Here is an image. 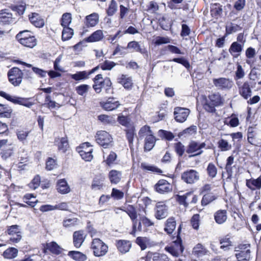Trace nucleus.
Returning a JSON list of instances; mask_svg holds the SVG:
<instances>
[{
	"label": "nucleus",
	"mask_w": 261,
	"mask_h": 261,
	"mask_svg": "<svg viewBox=\"0 0 261 261\" xmlns=\"http://www.w3.org/2000/svg\"><path fill=\"white\" fill-rule=\"evenodd\" d=\"M68 255L77 261H84L86 258V255L79 251H71L68 252Z\"/></svg>",
	"instance_id": "obj_54"
},
{
	"label": "nucleus",
	"mask_w": 261,
	"mask_h": 261,
	"mask_svg": "<svg viewBox=\"0 0 261 261\" xmlns=\"http://www.w3.org/2000/svg\"><path fill=\"white\" fill-rule=\"evenodd\" d=\"M142 225H143L145 228H147V227L153 226L154 223L146 217L142 216L140 217V221L137 223V231H142L143 230Z\"/></svg>",
	"instance_id": "obj_31"
},
{
	"label": "nucleus",
	"mask_w": 261,
	"mask_h": 261,
	"mask_svg": "<svg viewBox=\"0 0 261 261\" xmlns=\"http://www.w3.org/2000/svg\"><path fill=\"white\" fill-rule=\"evenodd\" d=\"M222 6L220 4L216 3L211 5L210 14L213 18L218 19L222 17Z\"/></svg>",
	"instance_id": "obj_21"
},
{
	"label": "nucleus",
	"mask_w": 261,
	"mask_h": 261,
	"mask_svg": "<svg viewBox=\"0 0 261 261\" xmlns=\"http://www.w3.org/2000/svg\"><path fill=\"white\" fill-rule=\"evenodd\" d=\"M213 82L216 88L222 90H229L233 85V82L231 80L225 77L214 79Z\"/></svg>",
	"instance_id": "obj_15"
},
{
	"label": "nucleus",
	"mask_w": 261,
	"mask_h": 261,
	"mask_svg": "<svg viewBox=\"0 0 261 261\" xmlns=\"http://www.w3.org/2000/svg\"><path fill=\"white\" fill-rule=\"evenodd\" d=\"M118 82L121 84L127 90H130L133 85L131 77H127L125 75L123 74L121 75L118 79Z\"/></svg>",
	"instance_id": "obj_34"
},
{
	"label": "nucleus",
	"mask_w": 261,
	"mask_h": 261,
	"mask_svg": "<svg viewBox=\"0 0 261 261\" xmlns=\"http://www.w3.org/2000/svg\"><path fill=\"white\" fill-rule=\"evenodd\" d=\"M117 209L125 212L129 217L133 223L132 230L130 233L135 237L137 232V225L138 223L137 220L138 214L136 207L133 205L127 204L124 206L117 207Z\"/></svg>",
	"instance_id": "obj_7"
},
{
	"label": "nucleus",
	"mask_w": 261,
	"mask_h": 261,
	"mask_svg": "<svg viewBox=\"0 0 261 261\" xmlns=\"http://www.w3.org/2000/svg\"><path fill=\"white\" fill-rule=\"evenodd\" d=\"M96 141L100 145L104 146L105 148L110 145L113 146L111 136L107 132L100 130L97 132L95 136Z\"/></svg>",
	"instance_id": "obj_13"
},
{
	"label": "nucleus",
	"mask_w": 261,
	"mask_h": 261,
	"mask_svg": "<svg viewBox=\"0 0 261 261\" xmlns=\"http://www.w3.org/2000/svg\"><path fill=\"white\" fill-rule=\"evenodd\" d=\"M135 242L140 247L141 250H145L151 245L150 239L146 237H138Z\"/></svg>",
	"instance_id": "obj_28"
},
{
	"label": "nucleus",
	"mask_w": 261,
	"mask_h": 261,
	"mask_svg": "<svg viewBox=\"0 0 261 261\" xmlns=\"http://www.w3.org/2000/svg\"><path fill=\"white\" fill-rule=\"evenodd\" d=\"M126 134V137L128 142L129 145H133L134 136L135 135V127L134 125H130L124 130Z\"/></svg>",
	"instance_id": "obj_42"
},
{
	"label": "nucleus",
	"mask_w": 261,
	"mask_h": 261,
	"mask_svg": "<svg viewBox=\"0 0 261 261\" xmlns=\"http://www.w3.org/2000/svg\"><path fill=\"white\" fill-rule=\"evenodd\" d=\"M173 147L175 152L178 157H182L185 152H186V148L180 141L174 143L173 144Z\"/></svg>",
	"instance_id": "obj_39"
},
{
	"label": "nucleus",
	"mask_w": 261,
	"mask_h": 261,
	"mask_svg": "<svg viewBox=\"0 0 261 261\" xmlns=\"http://www.w3.org/2000/svg\"><path fill=\"white\" fill-rule=\"evenodd\" d=\"M57 189L58 192L63 194H67L70 191V187L65 179H62L58 180L57 182Z\"/></svg>",
	"instance_id": "obj_32"
},
{
	"label": "nucleus",
	"mask_w": 261,
	"mask_h": 261,
	"mask_svg": "<svg viewBox=\"0 0 261 261\" xmlns=\"http://www.w3.org/2000/svg\"><path fill=\"white\" fill-rule=\"evenodd\" d=\"M18 254V250L17 249L10 247L6 249L3 252V256L5 258L8 259H12L17 256Z\"/></svg>",
	"instance_id": "obj_46"
},
{
	"label": "nucleus",
	"mask_w": 261,
	"mask_h": 261,
	"mask_svg": "<svg viewBox=\"0 0 261 261\" xmlns=\"http://www.w3.org/2000/svg\"><path fill=\"white\" fill-rule=\"evenodd\" d=\"M250 248V244L249 243L239 244L236 247L238 249L237 251L239 252L236 254L237 259L249 261L250 258L251 253Z\"/></svg>",
	"instance_id": "obj_11"
},
{
	"label": "nucleus",
	"mask_w": 261,
	"mask_h": 261,
	"mask_svg": "<svg viewBox=\"0 0 261 261\" xmlns=\"http://www.w3.org/2000/svg\"><path fill=\"white\" fill-rule=\"evenodd\" d=\"M9 82L14 86H19L22 80L23 73L18 68L14 67L8 73Z\"/></svg>",
	"instance_id": "obj_12"
},
{
	"label": "nucleus",
	"mask_w": 261,
	"mask_h": 261,
	"mask_svg": "<svg viewBox=\"0 0 261 261\" xmlns=\"http://www.w3.org/2000/svg\"><path fill=\"white\" fill-rule=\"evenodd\" d=\"M117 121L120 124L126 127V128L129 127L130 125H134L133 123H131V119L128 115L124 116L122 114L118 115Z\"/></svg>",
	"instance_id": "obj_40"
},
{
	"label": "nucleus",
	"mask_w": 261,
	"mask_h": 261,
	"mask_svg": "<svg viewBox=\"0 0 261 261\" xmlns=\"http://www.w3.org/2000/svg\"><path fill=\"white\" fill-rule=\"evenodd\" d=\"M0 96L15 104L22 105L27 108H30L34 105L33 102L29 101V98L12 96L4 91H0Z\"/></svg>",
	"instance_id": "obj_10"
},
{
	"label": "nucleus",
	"mask_w": 261,
	"mask_h": 261,
	"mask_svg": "<svg viewBox=\"0 0 261 261\" xmlns=\"http://www.w3.org/2000/svg\"><path fill=\"white\" fill-rule=\"evenodd\" d=\"M243 46L238 42H233L229 47V52L233 58H237L241 55Z\"/></svg>",
	"instance_id": "obj_25"
},
{
	"label": "nucleus",
	"mask_w": 261,
	"mask_h": 261,
	"mask_svg": "<svg viewBox=\"0 0 261 261\" xmlns=\"http://www.w3.org/2000/svg\"><path fill=\"white\" fill-rule=\"evenodd\" d=\"M103 38V32L101 30H97L93 33L89 37L85 39L88 42H94L101 40Z\"/></svg>",
	"instance_id": "obj_37"
},
{
	"label": "nucleus",
	"mask_w": 261,
	"mask_h": 261,
	"mask_svg": "<svg viewBox=\"0 0 261 261\" xmlns=\"http://www.w3.org/2000/svg\"><path fill=\"white\" fill-rule=\"evenodd\" d=\"M175 199L179 205H182L184 208H187L189 205H194L197 203L198 196L195 194L193 191H190L183 195H176Z\"/></svg>",
	"instance_id": "obj_4"
},
{
	"label": "nucleus",
	"mask_w": 261,
	"mask_h": 261,
	"mask_svg": "<svg viewBox=\"0 0 261 261\" xmlns=\"http://www.w3.org/2000/svg\"><path fill=\"white\" fill-rule=\"evenodd\" d=\"M153 261H171L169 257L165 253L155 252L152 256Z\"/></svg>",
	"instance_id": "obj_57"
},
{
	"label": "nucleus",
	"mask_w": 261,
	"mask_h": 261,
	"mask_svg": "<svg viewBox=\"0 0 261 261\" xmlns=\"http://www.w3.org/2000/svg\"><path fill=\"white\" fill-rule=\"evenodd\" d=\"M73 33V30L71 28L68 27L64 28L62 35V40H68L72 37Z\"/></svg>",
	"instance_id": "obj_56"
},
{
	"label": "nucleus",
	"mask_w": 261,
	"mask_h": 261,
	"mask_svg": "<svg viewBox=\"0 0 261 261\" xmlns=\"http://www.w3.org/2000/svg\"><path fill=\"white\" fill-rule=\"evenodd\" d=\"M116 246L118 252L124 254L129 251L132 247V244L128 240H119L116 241Z\"/></svg>",
	"instance_id": "obj_19"
},
{
	"label": "nucleus",
	"mask_w": 261,
	"mask_h": 261,
	"mask_svg": "<svg viewBox=\"0 0 261 261\" xmlns=\"http://www.w3.org/2000/svg\"><path fill=\"white\" fill-rule=\"evenodd\" d=\"M88 72L86 71L78 72L71 75V78L75 81L87 79L89 78Z\"/></svg>",
	"instance_id": "obj_60"
},
{
	"label": "nucleus",
	"mask_w": 261,
	"mask_h": 261,
	"mask_svg": "<svg viewBox=\"0 0 261 261\" xmlns=\"http://www.w3.org/2000/svg\"><path fill=\"white\" fill-rule=\"evenodd\" d=\"M15 19L13 17L9 10L5 9L0 11V22L4 24H10L14 23Z\"/></svg>",
	"instance_id": "obj_23"
},
{
	"label": "nucleus",
	"mask_w": 261,
	"mask_h": 261,
	"mask_svg": "<svg viewBox=\"0 0 261 261\" xmlns=\"http://www.w3.org/2000/svg\"><path fill=\"white\" fill-rule=\"evenodd\" d=\"M46 248L53 254H59L61 253V248L54 242L47 244Z\"/></svg>",
	"instance_id": "obj_50"
},
{
	"label": "nucleus",
	"mask_w": 261,
	"mask_h": 261,
	"mask_svg": "<svg viewBox=\"0 0 261 261\" xmlns=\"http://www.w3.org/2000/svg\"><path fill=\"white\" fill-rule=\"evenodd\" d=\"M91 248L93 250L95 256L100 257L104 256L108 252V246L101 240L98 238L93 239L91 243Z\"/></svg>",
	"instance_id": "obj_8"
},
{
	"label": "nucleus",
	"mask_w": 261,
	"mask_h": 261,
	"mask_svg": "<svg viewBox=\"0 0 261 261\" xmlns=\"http://www.w3.org/2000/svg\"><path fill=\"white\" fill-rule=\"evenodd\" d=\"M255 50L254 48L252 47H249L247 48L245 51V56L246 58L248 59L246 60V63L248 65L251 66L253 62H251L250 59L253 58L255 56Z\"/></svg>",
	"instance_id": "obj_53"
},
{
	"label": "nucleus",
	"mask_w": 261,
	"mask_h": 261,
	"mask_svg": "<svg viewBox=\"0 0 261 261\" xmlns=\"http://www.w3.org/2000/svg\"><path fill=\"white\" fill-rule=\"evenodd\" d=\"M127 49H130V52H138L142 55L147 54V50L143 46H141L139 43L136 41H132L128 43L126 46Z\"/></svg>",
	"instance_id": "obj_22"
},
{
	"label": "nucleus",
	"mask_w": 261,
	"mask_h": 261,
	"mask_svg": "<svg viewBox=\"0 0 261 261\" xmlns=\"http://www.w3.org/2000/svg\"><path fill=\"white\" fill-rule=\"evenodd\" d=\"M190 113L188 109L176 107L174 108V116L176 121L180 123L185 122Z\"/></svg>",
	"instance_id": "obj_16"
},
{
	"label": "nucleus",
	"mask_w": 261,
	"mask_h": 261,
	"mask_svg": "<svg viewBox=\"0 0 261 261\" xmlns=\"http://www.w3.org/2000/svg\"><path fill=\"white\" fill-rule=\"evenodd\" d=\"M159 10V6L155 1H150L146 6L145 11L151 14H155Z\"/></svg>",
	"instance_id": "obj_51"
},
{
	"label": "nucleus",
	"mask_w": 261,
	"mask_h": 261,
	"mask_svg": "<svg viewBox=\"0 0 261 261\" xmlns=\"http://www.w3.org/2000/svg\"><path fill=\"white\" fill-rule=\"evenodd\" d=\"M86 235L83 230L75 231L73 234V242L76 248H80L85 241Z\"/></svg>",
	"instance_id": "obj_24"
},
{
	"label": "nucleus",
	"mask_w": 261,
	"mask_h": 261,
	"mask_svg": "<svg viewBox=\"0 0 261 261\" xmlns=\"http://www.w3.org/2000/svg\"><path fill=\"white\" fill-rule=\"evenodd\" d=\"M98 21L99 15L96 13H93L86 17L85 23L88 28L93 27L95 26Z\"/></svg>",
	"instance_id": "obj_27"
},
{
	"label": "nucleus",
	"mask_w": 261,
	"mask_h": 261,
	"mask_svg": "<svg viewBox=\"0 0 261 261\" xmlns=\"http://www.w3.org/2000/svg\"><path fill=\"white\" fill-rule=\"evenodd\" d=\"M224 123L231 127H235L239 125V120L237 115L232 114L229 121L225 120Z\"/></svg>",
	"instance_id": "obj_55"
},
{
	"label": "nucleus",
	"mask_w": 261,
	"mask_h": 261,
	"mask_svg": "<svg viewBox=\"0 0 261 261\" xmlns=\"http://www.w3.org/2000/svg\"><path fill=\"white\" fill-rule=\"evenodd\" d=\"M23 201L31 207L35 206L36 202H37V200L36 199V197L32 194H27L25 195L23 197Z\"/></svg>",
	"instance_id": "obj_49"
},
{
	"label": "nucleus",
	"mask_w": 261,
	"mask_h": 261,
	"mask_svg": "<svg viewBox=\"0 0 261 261\" xmlns=\"http://www.w3.org/2000/svg\"><path fill=\"white\" fill-rule=\"evenodd\" d=\"M199 179V173L195 169H188L181 174V179L187 184H194L198 181Z\"/></svg>",
	"instance_id": "obj_9"
},
{
	"label": "nucleus",
	"mask_w": 261,
	"mask_h": 261,
	"mask_svg": "<svg viewBox=\"0 0 261 261\" xmlns=\"http://www.w3.org/2000/svg\"><path fill=\"white\" fill-rule=\"evenodd\" d=\"M141 168L144 171H150L153 173L161 174L163 172L162 170L154 165H147L144 163H142L140 166Z\"/></svg>",
	"instance_id": "obj_44"
},
{
	"label": "nucleus",
	"mask_w": 261,
	"mask_h": 261,
	"mask_svg": "<svg viewBox=\"0 0 261 261\" xmlns=\"http://www.w3.org/2000/svg\"><path fill=\"white\" fill-rule=\"evenodd\" d=\"M217 198V196L213 193L205 194L203 195L201 204L203 206H205L215 200Z\"/></svg>",
	"instance_id": "obj_38"
},
{
	"label": "nucleus",
	"mask_w": 261,
	"mask_h": 261,
	"mask_svg": "<svg viewBox=\"0 0 261 261\" xmlns=\"http://www.w3.org/2000/svg\"><path fill=\"white\" fill-rule=\"evenodd\" d=\"M234 162V156L231 155L228 156L226 160V163L225 167L226 172L229 177L232 176V165Z\"/></svg>",
	"instance_id": "obj_47"
},
{
	"label": "nucleus",
	"mask_w": 261,
	"mask_h": 261,
	"mask_svg": "<svg viewBox=\"0 0 261 261\" xmlns=\"http://www.w3.org/2000/svg\"><path fill=\"white\" fill-rule=\"evenodd\" d=\"M240 95L244 99H248L252 95V89L255 87L256 83L254 81H245L236 83Z\"/></svg>",
	"instance_id": "obj_5"
},
{
	"label": "nucleus",
	"mask_w": 261,
	"mask_h": 261,
	"mask_svg": "<svg viewBox=\"0 0 261 261\" xmlns=\"http://www.w3.org/2000/svg\"><path fill=\"white\" fill-rule=\"evenodd\" d=\"M208 251L201 243L196 244L192 250L193 254L196 256H202L207 254Z\"/></svg>",
	"instance_id": "obj_35"
},
{
	"label": "nucleus",
	"mask_w": 261,
	"mask_h": 261,
	"mask_svg": "<svg viewBox=\"0 0 261 261\" xmlns=\"http://www.w3.org/2000/svg\"><path fill=\"white\" fill-rule=\"evenodd\" d=\"M170 61H173L180 64L187 69H189L190 68V64L189 62L184 57L175 58L171 60Z\"/></svg>",
	"instance_id": "obj_63"
},
{
	"label": "nucleus",
	"mask_w": 261,
	"mask_h": 261,
	"mask_svg": "<svg viewBox=\"0 0 261 261\" xmlns=\"http://www.w3.org/2000/svg\"><path fill=\"white\" fill-rule=\"evenodd\" d=\"M202 106L203 109L208 113L216 112V107L221 106L224 103V99L219 92H212L207 96H202Z\"/></svg>",
	"instance_id": "obj_2"
},
{
	"label": "nucleus",
	"mask_w": 261,
	"mask_h": 261,
	"mask_svg": "<svg viewBox=\"0 0 261 261\" xmlns=\"http://www.w3.org/2000/svg\"><path fill=\"white\" fill-rule=\"evenodd\" d=\"M55 143L58 147V149L65 152L69 147L68 142L66 137H62L55 140Z\"/></svg>",
	"instance_id": "obj_36"
},
{
	"label": "nucleus",
	"mask_w": 261,
	"mask_h": 261,
	"mask_svg": "<svg viewBox=\"0 0 261 261\" xmlns=\"http://www.w3.org/2000/svg\"><path fill=\"white\" fill-rule=\"evenodd\" d=\"M177 226L176 219L173 216L167 218L164 223V231L168 236L171 237L172 241L167 245L164 250L171 256L178 258L182 256L185 249L181 233L182 228V223L178 226L177 231L174 232Z\"/></svg>",
	"instance_id": "obj_1"
},
{
	"label": "nucleus",
	"mask_w": 261,
	"mask_h": 261,
	"mask_svg": "<svg viewBox=\"0 0 261 261\" xmlns=\"http://www.w3.org/2000/svg\"><path fill=\"white\" fill-rule=\"evenodd\" d=\"M104 177L101 175L95 177L93 179L91 185L92 189L94 190H99L102 189L104 187Z\"/></svg>",
	"instance_id": "obj_33"
},
{
	"label": "nucleus",
	"mask_w": 261,
	"mask_h": 261,
	"mask_svg": "<svg viewBox=\"0 0 261 261\" xmlns=\"http://www.w3.org/2000/svg\"><path fill=\"white\" fill-rule=\"evenodd\" d=\"M12 110L9 107L0 104V117L2 118H10Z\"/></svg>",
	"instance_id": "obj_45"
},
{
	"label": "nucleus",
	"mask_w": 261,
	"mask_h": 261,
	"mask_svg": "<svg viewBox=\"0 0 261 261\" xmlns=\"http://www.w3.org/2000/svg\"><path fill=\"white\" fill-rule=\"evenodd\" d=\"M245 74L244 70L243 69L242 66L239 63H238L237 65V70L235 71L234 80L237 81L239 79H243Z\"/></svg>",
	"instance_id": "obj_61"
},
{
	"label": "nucleus",
	"mask_w": 261,
	"mask_h": 261,
	"mask_svg": "<svg viewBox=\"0 0 261 261\" xmlns=\"http://www.w3.org/2000/svg\"><path fill=\"white\" fill-rule=\"evenodd\" d=\"M190 224L193 229H198L200 224V215L199 214H195L193 215L190 219Z\"/></svg>",
	"instance_id": "obj_58"
},
{
	"label": "nucleus",
	"mask_w": 261,
	"mask_h": 261,
	"mask_svg": "<svg viewBox=\"0 0 261 261\" xmlns=\"http://www.w3.org/2000/svg\"><path fill=\"white\" fill-rule=\"evenodd\" d=\"M138 134L140 138H144L143 147L144 151H150L155 146L156 141L158 140V139L153 135L150 127L148 125L143 126L140 129Z\"/></svg>",
	"instance_id": "obj_3"
},
{
	"label": "nucleus",
	"mask_w": 261,
	"mask_h": 261,
	"mask_svg": "<svg viewBox=\"0 0 261 261\" xmlns=\"http://www.w3.org/2000/svg\"><path fill=\"white\" fill-rule=\"evenodd\" d=\"M214 218L216 223L222 224L227 219V212L226 210H219L214 214Z\"/></svg>",
	"instance_id": "obj_26"
},
{
	"label": "nucleus",
	"mask_w": 261,
	"mask_h": 261,
	"mask_svg": "<svg viewBox=\"0 0 261 261\" xmlns=\"http://www.w3.org/2000/svg\"><path fill=\"white\" fill-rule=\"evenodd\" d=\"M16 38L21 44L28 47L33 48L37 44L35 37L27 30L20 32L16 36Z\"/></svg>",
	"instance_id": "obj_6"
},
{
	"label": "nucleus",
	"mask_w": 261,
	"mask_h": 261,
	"mask_svg": "<svg viewBox=\"0 0 261 261\" xmlns=\"http://www.w3.org/2000/svg\"><path fill=\"white\" fill-rule=\"evenodd\" d=\"M103 108L106 111H112L114 109V98L110 97L107 102L102 104Z\"/></svg>",
	"instance_id": "obj_64"
},
{
	"label": "nucleus",
	"mask_w": 261,
	"mask_h": 261,
	"mask_svg": "<svg viewBox=\"0 0 261 261\" xmlns=\"http://www.w3.org/2000/svg\"><path fill=\"white\" fill-rule=\"evenodd\" d=\"M203 151H199L198 147V142L191 141L186 147V153L189 158L199 156L203 153Z\"/></svg>",
	"instance_id": "obj_17"
},
{
	"label": "nucleus",
	"mask_w": 261,
	"mask_h": 261,
	"mask_svg": "<svg viewBox=\"0 0 261 261\" xmlns=\"http://www.w3.org/2000/svg\"><path fill=\"white\" fill-rule=\"evenodd\" d=\"M242 27L237 24L230 23V25L225 27V36L242 30Z\"/></svg>",
	"instance_id": "obj_48"
},
{
	"label": "nucleus",
	"mask_w": 261,
	"mask_h": 261,
	"mask_svg": "<svg viewBox=\"0 0 261 261\" xmlns=\"http://www.w3.org/2000/svg\"><path fill=\"white\" fill-rule=\"evenodd\" d=\"M90 86L86 84L81 85L75 88L76 93L81 96H85L89 90Z\"/></svg>",
	"instance_id": "obj_59"
},
{
	"label": "nucleus",
	"mask_w": 261,
	"mask_h": 261,
	"mask_svg": "<svg viewBox=\"0 0 261 261\" xmlns=\"http://www.w3.org/2000/svg\"><path fill=\"white\" fill-rule=\"evenodd\" d=\"M168 206L164 202H158L154 207V217L157 220L163 219L168 216Z\"/></svg>",
	"instance_id": "obj_14"
},
{
	"label": "nucleus",
	"mask_w": 261,
	"mask_h": 261,
	"mask_svg": "<svg viewBox=\"0 0 261 261\" xmlns=\"http://www.w3.org/2000/svg\"><path fill=\"white\" fill-rule=\"evenodd\" d=\"M217 146L221 151L224 152L230 150L232 148L231 145L224 139H220L217 142Z\"/></svg>",
	"instance_id": "obj_41"
},
{
	"label": "nucleus",
	"mask_w": 261,
	"mask_h": 261,
	"mask_svg": "<svg viewBox=\"0 0 261 261\" xmlns=\"http://www.w3.org/2000/svg\"><path fill=\"white\" fill-rule=\"evenodd\" d=\"M29 19L31 22L37 28H41L44 24V19L37 13H32L29 16Z\"/></svg>",
	"instance_id": "obj_30"
},
{
	"label": "nucleus",
	"mask_w": 261,
	"mask_h": 261,
	"mask_svg": "<svg viewBox=\"0 0 261 261\" xmlns=\"http://www.w3.org/2000/svg\"><path fill=\"white\" fill-rule=\"evenodd\" d=\"M72 21L71 14L65 13L63 14L61 19V24L63 27H67L71 23Z\"/></svg>",
	"instance_id": "obj_52"
},
{
	"label": "nucleus",
	"mask_w": 261,
	"mask_h": 261,
	"mask_svg": "<svg viewBox=\"0 0 261 261\" xmlns=\"http://www.w3.org/2000/svg\"><path fill=\"white\" fill-rule=\"evenodd\" d=\"M207 174L212 179L215 178L218 173L216 165L212 162L209 163L206 169Z\"/></svg>",
	"instance_id": "obj_43"
},
{
	"label": "nucleus",
	"mask_w": 261,
	"mask_h": 261,
	"mask_svg": "<svg viewBox=\"0 0 261 261\" xmlns=\"http://www.w3.org/2000/svg\"><path fill=\"white\" fill-rule=\"evenodd\" d=\"M219 242L220 245V248L225 251L230 250L233 246L231 236L229 234L220 237Z\"/></svg>",
	"instance_id": "obj_20"
},
{
	"label": "nucleus",
	"mask_w": 261,
	"mask_h": 261,
	"mask_svg": "<svg viewBox=\"0 0 261 261\" xmlns=\"http://www.w3.org/2000/svg\"><path fill=\"white\" fill-rule=\"evenodd\" d=\"M255 132L254 128L249 126L247 129V141L250 144H254V141L255 140Z\"/></svg>",
	"instance_id": "obj_62"
},
{
	"label": "nucleus",
	"mask_w": 261,
	"mask_h": 261,
	"mask_svg": "<svg viewBox=\"0 0 261 261\" xmlns=\"http://www.w3.org/2000/svg\"><path fill=\"white\" fill-rule=\"evenodd\" d=\"M156 192L160 194L167 193L172 191L171 184L165 179H160L154 185Z\"/></svg>",
	"instance_id": "obj_18"
},
{
	"label": "nucleus",
	"mask_w": 261,
	"mask_h": 261,
	"mask_svg": "<svg viewBox=\"0 0 261 261\" xmlns=\"http://www.w3.org/2000/svg\"><path fill=\"white\" fill-rule=\"evenodd\" d=\"M246 185L252 191L259 190L261 188V176L256 179H247Z\"/></svg>",
	"instance_id": "obj_29"
}]
</instances>
